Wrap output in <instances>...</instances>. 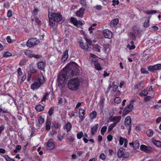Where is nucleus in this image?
I'll list each match as a JSON object with an SVG mask.
<instances>
[{"mask_svg": "<svg viewBox=\"0 0 161 161\" xmlns=\"http://www.w3.org/2000/svg\"><path fill=\"white\" fill-rule=\"evenodd\" d=\"M69 69L66 68L61 70L59 73L57 78L58 86L61 88L63 87L67 82V79L72 77L75 74L74 71V68H77V66L75 62L68 64Z\"/></svg>", "mask_w": 161, "mask_h": 161, "instance_id": "f257e3e1", "label": "nucleus"}, {"mask_svg": "<svg viewBox=\"0 0 161 161\" xmlns=\"http://www.w3.org/2000/svg\"><path fill=\"white\" fill-rule=\"evenodd\" d=\"M67 85L69 89L75 91L79 88L80 81L77 78H72L68 81Z\"/></svg>", "mask_w": 161, "mask_h": 161, "instance_id": "f03ea898", "label": "nucleus"}, {"mask_svg": "<svg viewBox=\"0 0 161 161\" xmlns=\"http://www.w3.org/2000/svg\"><path fill=\"white\" fill-rule=\"evenodd\" d=\"M85 39L86 41V44L80 42H79L80 47L82 49L86 51H90L92 49L91 45L92 41L89 39H88L86 36H85Z\"/></svg>", "mask_w": 161, "mask_h": 161, "instance_id": "7ed1b4c3", "label": "nucleus"}, {"mask_svg": "<svg viewBox=\"0 0 161 161\" xmlns=\"http://www.w3.org/2000/svg\"><path fill=\"white\" fill-rule=\"evenodd\" d=\"M45 81V80L43 75L42 74H40L38 77V79L36 80L34 83L32 84L31 88L33 90L38 88L41 85L44 83Z\"/></svg>", "mask_w": 161, "mask_h": 161, "instance_id": "20e7f679", "label": "nucleus"}, {"mask_svg": "<svg viewBox=\"0 0 161 161\" xmlns=\"http://www.w3.org/2000/svg\"><path fill=\"white\" fill-rule=\"evenodd\" d=\"M39 42V41L36 38H31L29 39L26 43L27 47H31L38 44Z\"/></svg>", "mask_w": 161, "mask_h": 161, "instance_id": "39448f33", "label": "nucleus"}, {"mask_svg": "<svg viewBox=\"0 0 161 161\" xmlns=\"http://www.w3.org/2000/svg\"><path fill=\"white\" fill-rule=\"evenodd\" d=\"M133 100L130 102V104L125 108L123 113V115L124 116L130 112L133 109Z\"/></svg>", "mask_w": 161, "mask_h": 161, "instance_id": "423d86ee", "label": "nucleus"}, {"mask_svg": "<svg viewBox=\"0 0 161 161\" xmlns=\"http://www.w3.org/2000/svg\"><path fill=\"white\" fill-rule=\"evenodd\" d=\"M51 14L53 16L55 20L57 23H62L64 21L62 15L60 14L51 13Z\"/></svg>", "mask_w": 161, "mask_h": 161, "instance_id": "0eeeda50", "label": "nucleus"}, {"mask_svg": "<svg viewBox=\"0 0 161 161\" xmlns=\"http://www.w3.org/2000/svg\"><path fill=\"white\" fill-rule=\"evenodd\" d=\"M131 118L130 116H127L126 117L125 120V126L128 127L129 132H130L131 130Z\"/></svg>", "mask_w": 161, "mask_h": 161, "instance_id": "6e6552de", "label": "nucleus"}, {"mask_svg": "<svg viewBox=\"0 0 161 161\" xmlns=\"http://www.w3.org/2000/svg\"><path fill=\"white\" fill-rule=\"evenodd\" d=\"M103 33L105 38L111 39L112 37V32L108 29H105L103 31Z\"/></svg>", "mask_w": 161, "mask_h": 161, "instance_id": "1a4fd4ad", "label": "nucleus"}, {"mask_svg": "<svg viewBox=\"0 0 161 161\" xmlns=\"http://www.w3.org/2000/svg\"><path fill=\"white\" fill-rule=\"evenodd\" d=\"M48 17L50 25L51 28H53L55 25L56 21L55 20L53 16L51 14H50V13L48 14Z\"/></svg>", "mask_w": 161, "mask_h": 161, "instance_id": "9d476101", "label": "nucleus"}, {"mask_svg": "<svg viewBox=\"0 0 161 161\" xmlns=\"http://www.w3.org/2000/svg\"><path fill=\"white\" fill-rule=\"evenodd\" d=\"M121 119V117L120 116H114L111 117L110 119V120L111 121L114 122L113 123H115V125L119 123Z\"/></svg>", "mask_w": 161, "mask_h": 161, "instance_id": "9b49d317", "label": "nucleus"}, {"mask_svg": "<svg viewBox=\"0 0 161 161\" xmlns=\"http://www.w3.org/2000/svg\"><path fill=\"white\" fill-rule=\"evenodd\" d=\"M140 149L141 150L144 152L146 153H149L151 150L150 147H147L145 145H141L140 146Z\"/></svg>", "mask_w": 161, "mask_h": 161, "instance_id": "f8f14e48", "label": "nucleus"}, {"mask_svg": "<svg viewBox=\"0 0 161 161\" xmlns=\"http://www.w3.org/2000/svg\"><path fill=\"white\" fill-rule=\"evenodd\" d=\"M85 10V8H81L79 10L77 11L75 13L77 17H80L82 18L83 17V14Z\"/></svg>", "mask_w": 161, "mask_h": 161, "instance_id": "ddd939ff", "label": "nucleus"}, {"mask_svg": "<svg viewBox=\"0 0 161 161\" xmlns=\"http://www.w3.org/2000/svg\"><path fill=\"white\" fill-rule=\"evenodd\" d=\"M92 63L94 64L97 69L98 70H100L101 69L100 65L98 61L94 60L93 59L92 60Z\"/></svg>", "mask_w": 161, "mask_h": 161, "instance_id": "4468645a", "label": "nucleus"}, {"mask_svg": "<svg viewBox=\"0 0 161 161\" xmlns=\"http://www.w3.org/2000/svg\"><path fill=\"white\" fill-rule=\"evenodd\" d=\"M119 20L118 19L116 18L112 20L110 23V26L112 27H114L118 23Z\"/></svg>", "mask_w": 161, "mask_h": 161, "instance_id": "2eb2a0df", "label": "nucleus"}, {"mask_svg": "<svg viewBox=\"0 0 161 161\" xmlns=\"http://www.w3.org/2000/svg\"><path fill=\"white\" fill-rule=\"evenodd\" d=\"M79 118L83 120L84 119V110L82 108H80L79 111Z\"/></svg>", "mask_w": 161, "mask_h": 161, "instance_id": "dca6fc26", "label": "nucleus"}, {"mask_svg": "<svg viewBox=\"0 0 161 161\" xmlns=\"http://www.w3.org/2000/svg\"><path fill=\"white\" fill-rule=\"evenodd\" d=\"M47 149L49 150H52L55 148L54 143L51 141H49L47 145Z\"/></svg>", "mask_w": 161, "mask_h": 161, "instance_id": "f3484780", "label": "nucleus"}, {"mask_svg": "<svg viewBox=\"0 0 161 161\" xmlns=\"http://www.w3.org/2000/svg\"><path fill=\"white\" fill-rule=\"evenodd\" d=\"M125 152V150L123 148H120L118 151L117 155L119 158H121L123 157L124 153Z\"/></svg>", "mask_w": 161, "mask_h": 161, "instance_id": "a211bd4d", "label": "nucleus"}, {"mask_svg": "<svg viewBox=\"0 0 161 161\" xmlns=\"http://www.w3.org/2000/svg\"><path fill=\"white\" fill-rule=\"evenodd\" d=\"M68 50H66L63 55L61 59L63 62H64L68 58Z\"/></svg>", "mask_w": 161, "mask_h": 161, "instance_id": "6ab92c4d", "label": "nucleus"}, {"mask_svg": "<svg viewBox=\"0 0 161 161\" xmlns=\"http://www.w3.org/2000/svg\"><path fill=\"white\" fill-rule=\"evenodd\" d=\"M45 66V63L43 62H39L37 64L38 69L41 70L44 69Z\"/></svg>", "mask_w": 161, "mask_h": 161, "instance_id": "aec40b11", "label": "nucleus"}, {"mask_svg": "<svg viewBox=\"0 0 161 161\" xmlns=\"http://www.w3.org/2000/svg\"><path fill=\"white\" fill-rule=\"evenodd\" d=\"M144 87V84L142 81L139 82L136 86H135V88L136 89L138 90H141L143 89Z\"/></svg>", "mask_w": 161, "mask_h": 161, "instance_id": "412c9836", "label": "nucleus"}, {"mask_svg": "<svg viewBox=\"0 0 161 161\" xmlns=\"http://www.w3.org/2000/svg\"><path fill=\"white\" fill-rule=\"evenodd\" d=\"M71 128L72 125L69 122H68L64 126V129H66V131L68 132L70 130Z\"/></svg>", "mask_w": 161, "mask_h": 161, "instance_id": "4be33fe9", "label": "nucleus"}, {"mask_svg": "<svg viewBox=\"0 0 161 161\" xmlns=\"http://www.w3.org/2000/svg\"><path fill=\"white\" fill-rule=\"evenodd\" d=\"M152 142L155 145L158 147H161V142L156 141L155 139H152Z\"/></svg>", "mask_w": 161, "mask_h": 161, "instance_id": "5701e85b", "label": "nucleus"}, {"mask_svg": "<svg viewBox=\"0 0 161 161\" xmlns=\"http://www.w3.org/2000/svg\"><path fill=\"white\" fill-rule=\"evenodd\" d=\"M98 124H96L95 126L91 127V132L92 135L95 134V133L97 131L98 129Z\"/></svg>", "mask_w": 161, "mask_h": 161, "instance_id": "b1692460", "label": "nucleus"}, {"mask_svg": "<svg viewBox=\"0 0 161 161\" xmlns=\"http://www.w3.org/2000/svg\"><path fill=\"white\" fill-rule=\"evenodd\" d=\"M140 144L138 141H136L134 142L133 148L134 149H136L139 148Z\"/></svg>", "mask_w": 161, "mask_h": 161, "instance_id": "393cba45", "label": "nucleus"}, {"mask_svg": "<svg viewBox=\"0 0 161 161\" xmlns=\"http://www.w3.org/2000/svg\"><path fill=\"white\" fill-rule=\"evenodd\" d=\"M44 107L41 105H39L36 107V109L37 111L41 112L43 110Z\"/></svg>", "mask_w": 161, "mask_h": 161, "instance_id": "a878e982", "label": "nucleus"}, {"mask_svg": "<svg viewBox=\"0 0 161 161\" xmlns=\"http://www.w3.org/2000/svg\"><path fill=\"white\" fill-rule=\"evenodd\" d=\"M94 49L96 51L100 52V49L101 47L98 44H95L93 46Z\"/></svg>", "mask_w": 161, "mask_h": 161, "instance_id": "bb28decb", "label": "nucleus"}, {"mask_svg": "<svg viewBox=\"0 0 161 161\" xmlns=\"http://www.w3.org/2000/svg\"><path fill=\"white\" fill-rule=\"evenodd\" d=\"M144 12L147 14H153L156 13L157 11L156 10H146Z\"/></svg>", "mask_w": 161, "mask_h": 161, "instance_id": "cd10ccee", "label": "nucleus"}, {"mask_svg": "<svg viewBox=\"0 0 161 161\" xmlns=\"http://www.w3.org/2000/svg\"><path fill=\"white\" fill-rule=\"evenodd\" d=\"M146 133L147 135L149 137H152L153 134V131L151 129L147 130Z\"/></svg>", "mask_w": 161, "mask_h": 161, "instance_id": "c85d7f7f", "label": "nucleus"}, {"mask_svg": "<svg viewBox=\"0 0 161 161\" xmlns=\"http://www.w3.org/2000/svg\"><path fill=\"white\" fill-rule=\"evenodd\" d=\"M42 57V56L39 54H35L34 53H32L30 55V58L33 57L36 59H39L41 58Z\"/></svg>", "mask_w": 161, "mask_h": 161, "instance_id": "c756f323", "label": "nucleus"}, {"mask_svg": "<svg viewBox=\"0 0 161 161\" xmlns=\"http://www.w3.org/2000/svg\"><path fill=\"white\" fill-rule=\"evenodd\" d=\"M32 22H35L38 25L41 24V21L37 17H35L34 19H32L31 20Z\"/></svg>", "mask_w": 161, "mask_h": 161, "instance_id": "7c9ffc66", "label": "nucleus"}, {"mask_svg": "<svg viewBox=\"0 0 161 161\" xmlns=\"http://www.w3.org/2000/svg\"><path fill=\"white\" fill-rule=\"evenodd\" d=\"M51 124L50 122L49 121L47 120L46 121V129L47 130H49L50 129V126Z\"/></svg>", "mask_w": 161, "mask_h": 161, "instance_id": "2f4dec72", "label": "nucleus"}, {"mask_svg": "<svg viewBox=\"0 0 161 161\" xmlns=\"http://www.w3.org/2000/svg\"><path fill=\"white\" fill-rule=\"evenodd\" d=\"M148 94L147 91L146 90H144L140 93V95L141 96H145Z\"/></svg>", "mask_w": 161, "mask_h": 161, "instance_id": "473e14b6", "label": "nucleus"}, {"mask_svg": "<svg viewBox=\"0 0 161 161\" xmlns=\"http://www.w3.org/2000/svg\"><path fill=\"white\" fill-rule=\"evenodd\" d=\"M116 125H115V123H112L109 125V126L108 127V132L110 131L113 128L116 126Z\"/></svg>", "mask_w": 161, "mask_h": 161, "instance_id": "72a5a7b5", "label": "nucleus"}, {"mask_svg": "<svg viewBox=\"0 0 161 161\" xmlns=\"http://www.w3.org/2000/svg\"><path fill=\"white\" fill-rule=\"evenodd\" d=\"M97 113L95 111L92 112L90 115V117L92 119H94L96 118Z\"/></svg>", "mask_w": 161, "mask_h": 161, "instance_id": "f704fd0d", "label": "nucleus"}, {"mask_svg": "<svg viewBox=\"0 0 161 161\" xmlns=\"http://www.w3.org/2000/svg\"><path fill=\"white\" fill-rule=\"evenodd\" d=\"M126 139L121 137L119 138V143L121 145H122L124 142L126 140Z\"/></svg>", "mask_w": 161, "mask_h": 161, "instance_id": "c9c22d12", "label": "nucleus"}, {"mask_svg": "<svg viewBox=\"0 0 161 161\" xmlns=\"http://www.w3.org/2000/svg\"><path fill=\"white\" fill-rule=\"evenodd\" d=\"M70 21L75 26L77 25V21L76 19H75L74 18L72 17L70 19Z\"/></svg>", "mask_w": 161, "mask_h": 161, "instance_id": "e433bc0d", "label": "nucleus"}, {"mask_svg": "<svg viewBox=\"0 0 161 161\" xmlns=\"http://www.w3.org/2000/svg\"><path fill=\"white\" fill-rule=\"evenodd\" d=\"M107 129V127L106 126H103L101 129V133L102 135H103L105 132L106 131Z\"/></svg>", "mask_w": 161, "mask_h": 161, "instance_id": "4c0bfd02", "label": "nucleus"}, {"mask_svg": "<svg viewBox=\"0 0 161 161\" xmlns=\"http://www.w3.org/2000/svg\"><path fill=\"white\" fill-rule=\"evenodd\" d=\"M83 136V133L82 132L80 131L77 133V137L78 139H80Z\"/></svg>", "mask_w": 161, "mask_h": 161, "instance_id": "58836bf2", "label": "nucleus"}, {"mask_svg": "<svg viewBox=\"0 0 161 161\" xmlns=\"http://www.w3.org/2000/svg\"><path fill=\"white\" fill-rule=\"evenodd\" d=\"M148 69L150 71H153L155 70V65L153 66H150L148 67Z\"/></svg>", "mask_w": 161, "mask_h": 161, "instance_id": "ea45409f", "label": "nucleus"}, {"mask_svg": "<svg viewBox=\"0 0 161 161\" xmlns=\"http://www.w3.org/2000/svg\"><path fill=\"white\" fill-rule=\"evenodd\" d=\"M25 54L27 56H28L30 58V55L31 54V51L29 50H27L25 51Z\"/></svg>", "mask_w": 161, "mask_h": 161, "instance_id": "a19ab883", "label": "nucleus"}, {"mask_svg": "<svg viewBox=\"0 0 161 161\" xmlns=\"http://www.w3.org/2000/svg\"><path fill=\"white\" fill-rule=\"evenodd\" d=\"M155 70H158L161 69V64H159L155 65Z\"/></svg>", "mask_w": 161, "mask_h": 161, "instance_id": "79ce46f5", "label": "nucleus"}, {"mask_svg": "<svg viewBox=\"0 0 161 161\" xmlns=\"http://www.w3.org/2000/svg\"><path fill=\"white\" fill-rule=\"evenodd\" d=\"M48 95V94L47 92L46 94L43 97L42 99L41 100L42 102H45L46 101V100L47 99V97Z\"/></svg>", "mask_w": 161, "mask_h": 161, "instance_id": "37998d69", "label": "nucleus"}, {"mask_svg": "<svg viewBox=\"0 0 161 161\" xmlns=\"http://www.w3.org/2000/svg\"><path fill=\"white\" fill-rule=\"evenodd\" d=\"M149 19H146L143 25L145 27H147L149 25Z\"/></svg>", "mask_w": 161, "mask_h": 161, "instance_id": "c03bdc74", "label": "nucleus"}, {"mask_svg": "<svg viewBox=\"0 0 161 161\" xmlns=\"http://www.w3.org/2000/svg\"><path fill=\"white\" fill-rule=\"evenodd\" d=\"M54 108L53 107H51L48 111V114L49 116L52 115L53 113V110Z\"/></svg>", "mask_w": 161, "mask_h": 161, "instance_id": "a18cd8bd", "label": "nucleus"}, {"mask_svg": "<svg viewBox=\"0 0 161 161\" xmlns=\"http://www.w3.org/2000/svg\"><path fill=\"white\" fill-rule=\"evenodd\" d=\"M106 158V156L103 153H101L99 156L100 158L102 160H105Z\"/></svg>", "mask_w": 161, "mask_h": 161, "instance_id": "49530a36", "label": "nucleus"}, {"mask_svg": "<svg viewBox=\"0 0 161 161\" xmlns=\"http://www.w3.org/2000/svg\"><path fill=\"white\" fill-rule=\"evenodd\" d=\"M44 119L42 118L41 117H39L38 119V122L40 124H42L44 121Z\"/></svg>", "mask_w": 161, "mask_h": 161, "instance_id": "de8ad7c7", "label": "nucleus"}, {"mask_svg": "<svg viewBox=\"0 0 161 161\" xmlns=\"http://www.w3.org/2000/svg\"><path fill=\"white\" fill-rule=\"evenodd\" d=\"M12 54L9 52H6L5 53L3 54V57H9L12 56Z\"/></svg>", "mask_w": 161, "mask_h": 161, "instance_id": "09e8293b", "label": "nucleus"}, {"mask_svg": "<svg viewBox=\"0 0 161 161\" xmlns=\"http://www.w3.org/2000/svg\"><path fill=\"white\" fill-rule=\"evenodd\" d=\"M80 4L83 6H86V2L85 0H80Z\"/></svg>", "mask_w": 161, "mask_h": 161, "instance_id": "8fccbe9b", "label": "nucleus"}, {"mask_svg": "<svg viewBox=\"0 0 161 161\" xmlns=\"http://www.w3.org/2000/svg\"><path fill=\"white\" fill-rule=\"evenodd\" d=\"M114 102L117 103H119L121 102L120 98L119 97H117L114 99Z\"/></svg>", "mask_w": 161, "mask_h": 161, "instance_id": "3c124183", "label": "nucleus"}, {"mask_svg": "<svg viewBox=\"0 0 161 161\" xmlns=\"http://www.w3.org/2000/svg\"><path fill=\"white\" fill-rule=\"evenodd\" d=\"M109 44H106L104 45V46H103V48L105 51H106L108 48H109Z\"/></svg>", "mask_w": 161, "mask_h": 161, "instance_id": "603ef678", "label": "nucleus"}, {"mask_svg": "<svg viewBox=\"0 0 161 161\" xmlns=\"http://www.w3.org/2000/svg\"><path fill=\"white\" fill-rule=\"evenodd\" d=\"M127 47L130 50L134 49L135 48V46L134 45H130V44H128Z\"/></svg>", "mask_w": 161, "mask_h": 161, "instance_id": "864d4df0", "label": "nucleus"}, {"mask_svg": "<svg viewBox=\"0 0 161 161\" xmlns=\"http://www.w3.org/2000/svg\"><path fill=\"white\" fill-rule=\"evenodd\" d=\"M130 154L128 152H125L124 153L123 157L124 158H127L130 156Z\"/></svg>", "mask_w": 161, "mask_h": 161, "instance_id": "5fc2aeb1", "label": "nucleus"}, {"mask_svg": "<svg viewBox=\"0 0 161 161\" xmlns=\"http://www.w3.org/2000/svg\"><path fill=\"white\" fill-rule=\"evenodd\" d=\"M119 1L118 0H117L116 1L115 0H113L112 1L113 4L112 5L113 6H114L116 4L118 5L119 3Z\"/></svg>", "mask_w": 161, "mask_h": 161, "instance_id": "6e6d98bb", "label": "nucleus"}, {"mask_svg": "<svg viewBox=\"0 0 161 161\" xmlns=\"http://www.w3.org/2000/svg\"><path fill=\"white\" fill-rule=\"evenodd\" d=\"M151 99V97L150 96H147L144 98V101L145 102H147Z\"/></svg>", "mask_w": 161, "mask_h": 161, "instance_id": "4d7b16f0", "label": "nucleus"}, {"mask_svg": "<svg viewBox=\"0 0 161 161\" xmlns=\"http://www.w3.org/2000/svg\"><path fill=\"white\" fill-rule=\"evenodd\" d=\"M38 10L37 8H35L32 12V13L34 15H36L38 14Z\"/></svg>", "mask_w": 161, "mask_h": 161, "instance_id": "13d9d810", "label": "nucleus"}, {"mask_svg": "<svg viewBox=\"0 0 161 161\" xmlns=\"http://www.w3.org/2000/svg\"><path fill=\"white\" fill-rule=\"evenodd\" d=\"M7 40L8 42L10 43L13 42V41L11 40L10 37L9 36H8L7 37Z\"/></svg>", "mask_w": 161, "mask_h": 161, "instance_id": "bf43d9fd", "label": "nucleus"}, {"mask_svg": "<svg viewBox=\"0 0 161 161\" xmlns=\"http://www.w3.org/2000/svg\"><path fill=\"white\" fill-rule=\"evenodd\" d=\"M107 139L109 141H111L113 139V137L111 135H108L107 136Z\"/></svg>", "mask_w": 161, "mask_h": 161, "instance_id": "052dcab7", "label": "nucleus"}, {"mask_svg": "<svg viewBox=\"0 0 161 161\" xmlns=\"http://www.w3.org/2000/svg\"><path fill=\"white\" fill-rule=\"evenodd\" d=\"M30 71L32 73H34L37 72L36 70L35 69L33 68L30 69Z\"/></svg>", "mask_w": 161, "mask_h": 161, "instance_id": "680f3d73", "label": "nucleus"}, {"mask_svg": "<svg viewBox=\"0 0 161 161\" xmlns=\"http://www.w3.org/2000/svg\"><path fill=\"white\" fill-rule=\"evenodd\" d=\"M12 12L11 10H9L7 14V16L8 17H10L12 15Z\"/></svg>", "mask_w": 161, "mask_h": 161, "instance_id": "e2e57ef3", "label": "nucleus"}, {"mask_svg": "<svg viewBox=\"0 0 161 161\" xmlns=\"http://www.w3.org/2000/svg\"><path fill=\"white\" fill-rule=\"evenodd\" d=\"M5 158L7 161H14L13 159H11L7 156L5 157Z\"/></svg>", "mask_w": 161, "mask_h": 161, "instance_id": "0e129e2a", "label": "nucleus"}, {"mask_svg": "<svg viewBox=\"0 0 161 161\" xmlns=\"http://www.w3.org/2000/svg\"><path fill=\"white\" fill-rule=\"evenodd\" d=\"M18 72L19 74V75H22V72L21 71V68H19L18 69Z\"/></svg>", "mask_w": 161, "mask_h": 161, "instance_id": "69168bd1", "label": "nucleus"}, {"mask_svg": "<svg viewBox=\"0 0 161 161\" xmlns=\"http://www.w3.org/2000/svg\"><path fill=\"white\" fill-rule=\"evenodd\" d=\"M109 75V73H108L106 71H104L103 76L106 77L108 76Z\"/></svg>", "mask_w": 161, "mask_h": 161, "instance_id": "338daca9", "label": "nucleus"}, {"mask_svg": "<svg viewBox=\"0 0 161 161\" xmlns=\"http://www.w3.org/2000/svg\"><path fill=\"white\" fill-rule=\"evenodd\" d=\"M95 8L97 10H101L102 9V7L100 5H98L95 6Z\"/></svg>", "mask_w": 161, "mask_h": 161, "instance_id": "774afa93", "label": "nucleus"}]
</instances>
